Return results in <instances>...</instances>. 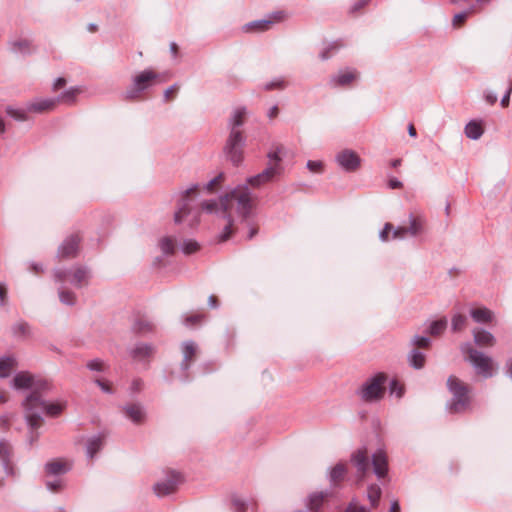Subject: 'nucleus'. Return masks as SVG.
<instances>
[{
    "instance_id": "nucleus-6",
    "label": "nucleus",
    "mask_w": 512,
    "mask_h": 512,
    "mask_svg": "<svg viewBox=\"0 0 512 512\" xmlns=\"http://www.w3.org/2000/svg\"><path fill=\"white\" fill-rule=\"evenodd\" d=\"M461 350L478 375L484 378H491L494 375L495 364L490 356L473 348L470 343L463 344Z\"/></svg>"
},
{
    "instance_id": "nucleus-8",
    "label": "nucleus",
    "mask_w": 512,
    "mask_h": 512,
    "mask_svg": "<svg viewBox=\"0 0 512 512\" xmlns=\"http://www.w3.org/2000/svg\"><path fill=\"white\" fill-rule=\"evenodd\" d=\"M387 375L383 372L369 378L359 390V395L365 402H373L383 398Z\"/></svg>"
},
{
    "instance_id": "nucleus-35",
    "label": "nucleus",
    "mask_w": 512,
    "mask_h": 512,
    "mask_svg": "<svg viewBox=\"0 0 512 512\" xmlns=\"http://www.w3.org/2000/svg\"><path fill=\"white\" fill-rule=\"evenodd\" d=\"M347 472L346 466L343 463L336 464L330 472V481L334 484L342 481Z\"/></svg>"
},
{
    "instance_id": "nucleus-22",
    "label": "nucleus",
    "mask_w": 512,
    "mask_h": 512,
    "mask_svg": "<svg viewBox=\"0 0 512 512\" xmlns=\"http://www.w3.org/2000/svg\"><path fill=\"white\" fill-rule=\"evenodd\" d=\"M57 105L54 98L37 99L27 104V111L34 113H42L53 110Z\"/></svg>"
},
{
    "instance_id": "nucleus-36",
    "label": "nucleus",
    "mask_w": 512,
    "mask_h": 512,
    "mask_svg": "<svg viewBox=\"0 0 512 512\" xmlns=\"http://www.w3.org/2000/svg\"><path fill=\"white\" fill-rule=\"evenodd\" d=\"M447 326V320L445 318L433 321L430 323L428 333L432 336L441 335Z\"/></svg>"
},
{
    "instance_id": "nucleus-39",
    "label": "nucleus",
    "mask_w": 512,
    "mask_h": 512,
    "mask_svg": "<svg viewBox=\"0 0 512 512\" xmlns=\"http://www.w3.org/2000/svg\"><path fill=\"white\" fill-rule=\"evenodd\" d=\"M30 41L23 39L11 42V49L13 52L27 54L30 53Z\"/></svg>"
},
{
    "instance_id": "nucleus-57",
    "label": "nucleus",
    "mask_w": 512,
    "mask_h": 512,
    "mask_svg": "<svg viewBox=\"0 0 512 512\" xmlns=\"http://www.w3.org/2000/svg\"><path fill=\"white\" fill-rule=\"evenodd\" d=\"M223 180H224V175H223V173H220L219 175H217L215 178H213L206 184V189L208 191H212L213 188L215 187V185L220 184Z\"/></svg>"
},
{
    "instance_id": "nucleus-26",
    "label": "nucleus",
    "mask_w": 512,
    "mask_h": 512,
    "mask_svg": "<svg viewBox=\"0 0 512 512\" xmlns=\"http://www.w3.org/2000/svg\"><path fill=\"white\" fill-rule=\"evenodd\" d=\"M473 337L478 346L492 347L496 342L493 334L484 329L473 330Z\"/></svg>"
},
{
    "instance_id": "nucleus-62",
    "label": "nucleus",
    "mask_w": 512,
    "mask_h": 512,
    "mask_svg": "<svg viewBox=\"0 0 512 512\" xmlns=\"http://www.w3.org/2000/svg\"><path fill=\"white\" fill-rule=\"evenodd\" d=\"M285 86V83L283 80H279V81H272V82H269L265 85V89L266 90H272V89H275V88H284Z\"/></svg>"
},
{
    "instance_id": "nucleus-45",
    "label": "nucleus",
    "mask_w": 512,
    "mask_h": 512,
    "mask_svg": "<svg viewBox=\"0 0 512 512\" xmlns=\"http://www.w3.org/2000/svg\"><path fill=\"white\" fill-rule=\"evenodd\" d=\"M200 249L198 242L192 239L185 240L182 244V251L186 255L193 254Z\"/></svg>"
},
{
    "instance_id": "nucleus-18",
    "label": "nucleus",
    "mask_w": 512,
    "mask_h": 512,
    "mask_svg": "<svg viewBox=\"0 0 512 512\" xmlns=\"http://www.w3.org/2000/svg\"><path fill=\"white\" fill-rule=\"evenodd\" d=\"M351 462L357 469L359 480L362 481L369 470L367 449L363 447L353 452L351 455Z\"/></svg>"
},
{
    "instance_id": "nucleus-17",
    "label": "nucleus",
    "mask_w": 512,
    "mask_h": 512,
    "mask_svg": "<svg viewBox=\"0 0 512 512\" xmlns=\"http://www.w3.org/2000/svg\"><path fill=\"white\" fill-rule=\"evenodd\" d=\"M0 461L5 473L14 477L16 472L12 463V445L4 438L0 439Z\"/></svg>"
},
{
    "instance_id": "nucleus-55",
    "label": "nucleus",
    "mask_w": 512,
    "mask_h": 512,
    "mask_svg": "<svg viewBox=\"0 0 512 512\" xmlns=\"http://www.w3.org/2000/svg\"><path fill=\"white\" fill-rule=\"evenodd\" d=\"M95 383L100 387V389L108 394L113 393V389L111 387V384L108 381L102 380V379H95Z\"/></svg>"
},
{
    "instance_id": "nucleus-5",
    "label": "nucleus",
    "mask_w": 512,
    "mask_h": 512,
    "mask_svg": "<svg viewBox=\"0 0 512 512\" xmlns=\"http://www.w3.org/2000/svg\"><path fill=\"white\" fill-rule=\"evenodd\" d=\"M198 189V185H193L179 195L177 210L174 214L175 223H181L190 215L192 216L191 226L198 222L199 210L194 205Z\"/></svg>"
},
{
    "instance_id": "nucleus-61",
    "label": "nucleus",
    "mask_w": 512,
    "mask_h": 512,
    "mask_svg": "<svg viewBox=\"0 0 512 512\" xmlns=\"http://www.w3.org/2000/svg\"><path fill=\"white\" fill-rule=\"evenodd\" d=\"M406 234H408L406 227H397L396 229L393 230L394 239L404 238Z\"/></svg>"
},
{
    "instance_id": "nucleus-14",
    "label": "nucleus",
    "mask_w": 512,
    "mask_h": 512,
    "mask_svg": "<svg viewBox=\"0 0 512 512\" xmlns=\"http://www.w3.org/2000/svg\"><path fill=\"white\" fill-rule=\"evenodd\" d=\"M80 242L81 237L78 233L69 235L60 245L58 257L63 259L75 257L78 253Z\"/></svg>"
},
{
    "instance_id": "nucleus-63",
    "label": "nucleus",
    "mask_w": 512,
    "mask_h": 512,
    "mask_svg": "<svg viewBox=\"0 0 512 512\" xmlns=\"http://www.w3.org/2000/svg\"><path fill=\"white\" fill-rule=\"evenodd\" d=\"M142 386H143V381L138 378V379H134L132 381L130 389L133 393H137L142 389Z\"/></svg>"
},
{
    "instance_id": "nucleus-27",
    "label": "nucleus",
    "mask_w": 512,
    "mask_h": 512,
    "mask_svg": "<svg viewBox=\"0 0 512 512\" xmlns=\"http://www.w3.org/2000/svg\"><path fill=\"white\" fill-rule=\"evenodd\" d=\"M154 324L145 316H137L132 325V331L136 334H147L154 331Z\"/></svg>"
},
{
    "instance_id": "nucleus-28",
    "label": "nucleus",
    "mask_w": 512,
    "mask_h": 512,
    "mask_svg": "<svg viewBox=\"0 0 512 512\" xmlns=\"http://www.w3.org/2000/svg\"><path fill=\"white\" fill-rule=\"evenodd\" d=\"M104 435H97L90 438L87 442L86 453L87 456L92 459L95 454L101 450L104 444Z\"/></svg>"
},
{
    "instance_id": "nucleus-10",
    "label": "nucleus",
    "mask_w": 512,
    "mask_h": 512,
    "mask_svg": "<svg viewBox=\"0 0 512 512\" xmlns=\"http://www.w3.org/2000/svg\"><path fill=\"white\" fill-rule=\"evenodd\" d=\"M54 277L58 282L69 281L76 287H82L88 283L89 271L86 267L78 266L72 271L66 269H57L54 272Z\"/></svg>"
},
{
    "instance_id": "nucleus-42",
    "label": "nucleus",
    "mask_w": 512,
    "mask_h": 512,
    "mask_svg": "<svg viewBox=\"0 0 512 512\" xmlns=\"http://www.w3.org/2000/svg\"><path fill=\"white\" fill-rule=\"evenodd\" d=\"M59 298H60V301L66 305L72 306L76 302V296H75L74 292H72L70 290H66L64 288H61L59 290Z\"/></svg>"
},
{
    "instance_id": "nucleus-53",
    "label": "nucleus",
    "mask_w": 512,
    "mask_h": 512,
    "mask_svg": "<svg viewBox=\"0 0 512 512\" xmlns=\"http://www.w3.org/2000/svg\"><path fill=\"white\" fill-rule=\"evenodd\" d=\"M306 166L313 173H321L323 171V163L321 161L309 160Z\"/></svg>"
},
{
    "instance_id": "nucleus-12",
    "label": "nucleus",
    "mask_w": 512,
    "mask_h": 512,
    "mask_svg": "<svg viewBox=\"0 0 512 512\" xmlns=\"http://www.w3.org/2000/svg\"><path fill=\"white\" fill-rule=\"evenodd\" d=\"M284 18V11H276L273 12L267 19H260L247 23L243 29L245 32H264L269 30L274 23L280 22Z\"/></svg>"
},
{
    "instance_id": "nucleus-44",
    "label": "nucleus",
    "mask_w": 512,
    "mask_h": 512,
    "mask_svg": "<svg viewBox=\"0 0 512 512\" xmlns=\"http://www.w3.org/2000/svg\"><path fill=\"white\" fill-rule=\"evenodd\" d=\"M467 318L462 314H456L452 318V330L454 332L461 331L465 328Z\"/></svg>"
},
{
    "instance_id": "nucleus-34",
    "label": "nucleus",
    "mask_w": 512,
    "mask_h": 512,
    "mask_svg": "<svg viewBox=\"0 0 512 512\" xmlns=\"http://www.w3.org/2000/svg\"><path fill=\"white\" fill-rule=\"evenodd\" d=\"M408 360L415 369H421L425 365V355L417 349L411 351Z\"/></svg>"
},
{
    "instance_id": "nucleus-54",
    "label": "nucleus",
    "mask_w": 512,
    "mask_h": 512,
    "mask_svg": "<svg viewBox=\"0 0 512 512\" xmlns=\"http://www.w3.org/2000/svg\"><path fill=\"white\" fill-rule=\"evenodd\" d=\"M179 90V86L177 84H174L172 86H170L169 88H167L165 91H164V101L168 102L170 100H172L175 96V94L178 92Z\"/></svg>"
},
{
    "instance_id": "nucleus-3",
    "label": "nucleus",
    "mask_w": 512,
    "mask_h": 512,
    "mask_svg": "<svg viewBox=\"0 0 512 512\" xmlns=\"http://www.w3.org/2000/svg\"><path fill=\"white\" fill-rule=\"evenodd\" d=\"M245 115L246 109L244 107L237 108L229 122L231 132L224 150L226 156L234 165H239L243 161L245 138L239 127L244 123Z\"/></svg>"
},
{
    "instance_id": "nucleus-48",
    "label": "nucleus",
    "mask_w": 512,
    "mask_h": 512,
    "mask_svg": "<svg viewBox=\"0 0 512 512\" xmlns=\"http://www.w3.org/2000/svg\"><path fill=\"white\" fill-rule=\"evenodd\" d=\"M390 394H395L398 398H401L404 394V386L397 380L392 379L389 384Z\"/></svg>"
},
{
    "instance_id": "nucleus-9",
    "label": "nucleus",
    "mask_w": 512,
    "mask_h": 512,
    "mask_svg": "<svg viewBox=\"0 0 512 512\" xmlns=\"http://www.w3.org/2000/svg\"><path fill=\"white\" fill-rule=\"evenodd\" d=\"M50 383L44 378H36L29 372H19L13 378V387L15 389H33L32 392L41 393L50 389Z\"/></svg>"
},
{
    "instance_id": "nucleus-30",
    "label": "nucleus",
    "mask_w": 512,
    "mask_h": 512,
    "mask_svg": "<svg viewBox=\"0 0 512 512\" xmlns=\"http://www.w3.org/2000/svg\"><path fill=\"white\" fill-rule=\"evenodd\" d=\"M470 315L477 323H489L493 318L492 311L485 307L472 309Z\"/></svg>"
},
{
    "instance_id": "nucleus-1",
    "label": "nucleus",
    "mask_w": 512,
    "mask_h": 512,
    "mask_svg": "<svg viewBox=\"0 0 512 512\" xmlns=\"http://www.w3.org/2000/svg\"><path fill=\"white\" fill-rule=\"evenodd\" d=\"M202 209L212 213L215 212L226 220L223 232L219 236V242H224L232 235V212L246 219L252 210L251 192L247 184L238 185L232 191L220 199V202L210 200L202 203Z\"/></svg>"
},
{
    "instance_id": "nucleus-41",
    "label": "nucleus",
    "mask_w": 512,
    "mask_h": 512,
    "mask_svg": "<svg viewBox=\"0 0 512 512\" xmlns=\"http://www.w3.org/2000/svg\"><path fill=\"white\" fill-rule=\"evenodd\" d=\"M282 150H283V147L281 145H277L268 152L267 157L269 158V160L271 162L269 165H281Z\"/></svg>"
},
{
    "instance_id": "nucleus-16",
    "label": "nucleus",
    "mask_w": 512,
    "mask_h": 512,
    "mask_svg": "<svg viewBox=\"0 0 512 512\" xmlns=\"http://www.w3.org/2000/svg\"><path fill=\"white\" fill-rule=\"evenodd\" d=\"M156 349L153 345L147 343H138L130 350V357L139 363L148 365L154 357Z\"/></svg>"
},
{
    "instance_id": "nucleus-2",
    "label": "nucleus",
    "mask_w": 512,
    "mask_h": 512,
    "mask_svg": "<svg viewBox=\"0 0 512 512\" xmlns=\"http://www.w3.org/2000/svg\"><path fill=\"white\" fill-rule=\"evenodd\" d=\"M25 409V417L29 427L38 429L42 424L41 414L44 413L49 417L59 416L64 408L65 403L53 402L48 403L42 399L41 393L31 392L23 402Z\"/></svg>"
},
{
    "instance_id": "nucleus-29",
    "label": "nucleus",
    "mask_w": 512,
    "mask_h": 512,
    "mask_svg": "<svg viewBox=\"0 0 512 512\" xmlns=\"http://www.w3.org/2000/svg\"><path fill=\"white\" fill-rule=\"evenodd\" d=\"M82 88L81 87H71L69 88L68 90L64 91L63 93H61L57 98H55L57 100V104L59 102H62V103H66V104H74L76 102V98L77 96L82 93Z\"/></svg>"
},
{
    "instance_id": "nucleus-23",
    "label": "nucleus",
    "mask_w": 512,
    "mask_h": 512,
    "mask_svg": "<svg viewBox=\"0 0 512 512\" xmlns=\"http://www.w3.org/2000/svg\"><path fill=\"white\" fill-rule=\"evenodd\" d=\"M359 76V73L355 69H347L340 71L338 75L331 79V84L334 87L337 86H348L355 81Z\"/></svg>"
},
{
    "instance_id": "nucleus-59",
    "label": "nucleus",
    "mask_w": 512,
    "mask_h": 512,
    "mask_svg": "<svg viewBox=\"0 0 512 512\" xmlns=\"http://www.w3.org/2000/svg\"><path fill=\"white\" fill-rule=\"evenodd\" d=\"M369 2H370V0H356L355 3L351 7V13H356V12L360 11Z\"/></svg>"
},
{
    "instance_id": "nucleus-25",
    "label": "nucleus",
    "mask_w": 512,
    "mask_h": 512,
    "mask_svg": "<svg viewBox=\"0 0 512 512\" xmlns=\"http://www.w3.org/2000/svg\"><path fill=\"white\" fill-rule=\"evenodd\" d=\"M426 219L422 215H409V226L407 228L408 234L415 237L424 231Z\"/></svg>"
},
{
    "instance_id": "nucleus-11",
    "label": "nucleus",
    "mask_w": 512,
    "mask_h": 512,
    "mask_svg": "<svg viewBox=\"0 0 512 512\" xmlns=\"http://www.w3.org/2000/svg\"><path fill=\"white\" fill-rule=\"evenodd\" d=\"M283 173L282 165H268L261 173L249 177L247 184L254 188H259L262 185L272 182L277 176Z\"/></svg>"
},
{
    "instance_id": "nucleus-50",
    "label": "nucleus",
    "mask_w": 512,
    "mask_h": 512,
    "mask_svg": "<svg viewBox=\"0 0 512 512\" xmlns=\"http://www.w3.org/2000/svg\"><path fill=\"white\" fill-rule=\"evenodd\" d=\"M343 44L341 43V41H335L333 42L329 47H327L326 49H324L321 53H320V58L322 60H327L329 57H330V52L332 50H337L339 49L340 47H342Z\"/></svg>"
},
{
    "instance_id": "nucleus-4",
    "label": "nucleus",
    "mask_w": 512,
    "mask_h": 512,
    "mask_svg": "<svg viewBox=\"0 0 512 512\" xmlns=\"http://www.w3.org/2000/svg\"><path fill=\"white\" fill-rule=\"evenodd\" d=\"M447 387L452 398L447 408L451 414H460L468 411L471 406L470 388L455 376H450L447 380Z\"/></svg>"
},
{
    "instance_id": "nucleus-31",
    "label": "nucleus",
    "mask_w": 512,
    "mask_h": 512,
    "mask_svg": "<svg viewBox=\"0 0 512 512\" xmlns=\"http://www.w3.org/2000/svg\"><path fill=\"white\" fill-rule=\"evenodd\" d=\"M483 132L484 129L482 127V124L475 120L470 121L465 126V135L472 140L479 139L482 136Z\"/></svg>"
},
{
    "instance_id": "nucleus-21",
    "label": "nucleus",
    "mask_w": 512,
    "mask_h": 512,
    "mask_svg": "<svg viewBox=\"0 0 512 512\" xmlns=\"http://www.w3.org/2000/svg\"><path fill=\"white\" fill-rule=\"evenodd\" d=\"M198 347L193 341H186L182 344V354L183 360L181 362V368L184 371H187L192 361L195 359L197 354Z\"/></svg>"
},
{
    "instance_id": "nucleus-52",
    "label": "nucleus",
    "mask_w": 512,
    "mask_h": 512,
    "mask_svg": "<svg viewBox=\"0 0 512 512\" xmlns=\"http://www.w3.org/2000/svg\"><path fill=\"white\" fill-rule=\"evenodd\" d=\"M430 339L425 336H415L412 340V344L419 348H428L430 346Z\"/></svg>"
},
{
    "instance_id": "nucleus-19",
    "label": "nucleus",
    "mask_w": 512,
    "mask_h": 512,
    "mask_svg": "<svg viewBox=\"0 0 512 512\" xmlns=\"http://www.w3.org/2000/svg\"><path fill=\"white\" fill-rule=\"evenodd\" d=\"M372 466L375 475L381 479L388 473V458L386 453L379 449L372 455Z\"/></svg>"
},
{
    "instance_id": "nucleus-13",
    "label": "nucleus",
    "mask_w": 512,
    "mask_h": 512,
    "mask_svg": "<svg viewBox=\"0 0 512 512\" xmlns=\"http://www.w3.org/2000/svg\"><path fill=\"white\" fill-rule=\"evenodd\" d=\"M182 482V476L180 473L171 471L167 475L165 481L158 482L154 485L153 489L157 496L163 497L174 493L177 486Z\"/></svg>"
},
{
    "instance_id": "nucleus-56",
    "label": "nucleus",
    "mask_w": 512,
    "mask_h": 512,
    "mask_svg": "<svg viewBox=\"0 0 512 512\" xmlns=\"http://www.w3.org/2000/svg\"><path fill=\"white\" fill-rule=\"evenodd\" d=\"M511 93H512V78L509 79L508 88L506 90V93L504 94V96L501 99L502 107H507L509 105Z\"/></svg>"
},
{
    "instance_id": "nucleus-15",
    "label": "nucleus",
    "mask_w": 512,
    "mask_h": 512,
    "mask_svg": "<svg viewBox=\"0 0 512 512\" xmlns=\"http://www.w3.org/2000/svg\"><path fill=\"white\" fill-rule=\"evenodd\" d=\"M339 166L347 172L356 171L361 164L360 157L352 150L346 149L336 156Z\"/></svg>"
},
{
    "instance_id": "nucleus-20",
    "label": "nucleus",
    "mask_w": 512,
    "mask_h": 512,
    "mask_svg": "<svg viewBox=\"0 0 512 512\" xmlns=\"http://www.w3.org/2000/svg\"><path fill=\"white\" fill-rule=\"evenodd\" d=\"M70 469L71 463L64 459H54L45 465V472L51 476L63 475Z\"/></svg>"
},
{
    "instance_id": "nucleus-51",
    "label": "nucleus",
    "mask_w": 512,
    "mask_h": 512,
    "mask_svg": "<svg viewBox=\"0 0 512 512\" xmlns=\"http://www.w3.org/2000/svg\"><path fill=\"white\" fill-rule=\"evenodd\" d=\"M344 512H370V510L365 506L359 505L354 499L348 504Z\"/></svg>"
},
{
    "instance_id": "nucleus-64",
    "label": "nucleus",
    "mask_w": 512,
    "mask_h": 512,
    "mask_svg": "<svg viewBox=\"0 0 512 512\" xmlns=\"http://www.w3.org/2000/svg\"><path fill=\"white\" fill-rule=\"evenodd\" d=\"M65 85H66V79L63 77H59L53 83V90L57 91V90L63 88Z\"/></svg>"
},
{
    "instance_id": "nucleus-60",
    "label": "nucleus",
    "mask_w": 512,
    "mask_h": 512,
    "mask_svg": "<svg viewBox=\"0 0 512 512\" xmlns=\"http://www.w3.org/2000/svg\"><path fill=\"white\" fill-rule=\"evenodd\" d=\"M46 486L49 490H51L53 492H57L62 488V481L61 480L48 481L46 483Z\"/></svg>"
},
{
    "instance_id": "nucleus-49",
    "label": "nucleus",
    "mask_w": 512,
    "mask_h": 512,
    "mask_svg": "<svg viewBox=\"0 0 512 512\" xmlns=\"http://www.w3.org/2000/svg\"><path fill=\"white\" fill-rule=\"evenodd\" d=\"M469 6L471 8L470 10L455 14V16L453 17V26L454 27H458V26L462 25L465 22V20L467 19V17L469 16V14L471 13L472 9L475 8V7H472L471 5H469Z\"/></svg>"
},
{
    "instance_id": "nucleus-58",
    "label": "nucleus",
    "mask_w": 512,
    "mask_h": 512,
    "mask_svg": "<svg viewBox=\"0 0 512 512\" xmlns=\"http://www.w3.org/2000/svg\"><path fill=\"white\" fill-rule=\"evenodd\" d=\"M393 229V226L392 224L390 223H386L382 229V231L380 232V239L382 241H388L389 239V233L390 231Z\"/></svg>"
},
{
    "instance_id": "nucleus-24",
    "label": "nucleus",
    "mask_w": 512,
    "mask_h": 512,
    "mask_svg": "<svg viewBox=\"0 0 512 512\" xmlns=\"http://www.w3.org/2000/svg\"><path fill=\"white\" fill-rule=\"evenodd\" d=\"M123 411L126 417L135 424H140L145 420V412L139 404H128L123 407Z\"/></svg>"
},
{
    "instance_id": "nucleus-46",
    "label": "nucleus",
    "mask_w": 512,
    "mask_h": 512,
    "mask_svg": "<svg viewBox=\"0 0 512 512\" xmlns=\"http://www.w3.org/2000/svg\"><path fill=\"white\" fill-rule=\"evenodd\" d=\"M87 368L92 371L105 372L108 365L101 359H93L87 362Z\"/></svg>"
},
{
    "instance_id": "nucleus-33",
    "label": "nucleus",
    "mask_w": 512,
    "mask_h": 512,
    "mask_svg": "<svg viewBox=\"0 0 512 512\" xmlns=\"http://www.w3.org/2000/svg\"><path fill=\"white\" fill-rule=\"evenodd\" d=\"M15 365L16 361L12 357L0 358V378L8 377Z\"/></svg>"
},
{
    "instance_id": "nucleus-47",
    "label": "nucleus",
    "mask_w": 512,
    "mask_h": 512,
    "mask_svg": "<svg viewBox=\"0 0 512 512\" xmlns=\"http://www.w3.org/2000/svg\"><path fill=\"white\" fill-rule=\"evenodd\" d=\"M204 318H205L204 314L196 313V314L185 316L183 323L187 327H193V326L199 324L200 322H202Z\"/></svg>"
},
{
    "instance_id": "nucleus-40",
    "label": "nucleus",
    "mask_w": 512,
    "mask_h": 512,
    "mask_svg": "<svg viewBox=\"0 0 512 512\" xmlns=\"http://www.w3.org/2000/svg\"><path fill=\"white\" fill-rule=\"evenodd\" d=\"M12 331L17 337H28L30 335V326L27 322L20 321L13 326Z\"/></svg>"
},
{
    "instance_id": "nucleus-7",
    "label": "nucleus",
    "mask_w": 512,
    "mask_h": 512,
    "mask_svg": "<svg viewBox=\"0 0 512 512\" xmlns=\"http://www.w3.org/2000/svg\"><path fill=\"white\" fill-rule=\"evenodd\" d=\"M165 81L166 79L162 75L155 73L151 69H146L134 77L132 86L124 94V99L128 101L136 100L149 87Z\"/></svg>"
},
{
    "instance_id": "nucleus-38",
    "label": "nucleus",
    "mask_w": 512,
    "mask_h": 512,
    "mask_svg": "<svg viewBox=\"0 0 512 512\" xmlns=\"http://www.w3.org/2000/svg\"><path fill=\"white\" fill-rule=\"evenodd\" d=\"M324 498V493H314L310 495L308 503L309 509L312 512H318V510L321 508L323 504Z\"/></svg>"
},
{
    "instance_id": "nucleus-32",
    "label": "nucleus",
    "mask_w": 512,
    "mask_h": 512,
    "mask_svg": "<svg viewBox=\"0 0 512 512\" xmlns=\"http://www.w3.org/2000/svg\"><path fill=\"white\" fill-rule=\"evenodd\" d=\"M382 495V490L379 485L371 484L367 489V497L372 506V508H376L379 505V501Z\"/></svg>"
},
{
    "instance_id": "nucleus-37",
    "label": "nucleus",
    "mask_w": 512,
    "mask_h": 512,
    "mask_svg": "<svg viewBox=\"0 0 512 512\" xmlns=\"http://www.w3.org/2000/svg\"><path fill=\"white\" fill-rule=\"evenodd\" d=\"M159 247L164 255H173L175 251V244L172 237H163L159 241Z\"/></svg>"
},
{
    "instance_id": "nucleus-43",
    "label": "nucleus",
    "mask_w": 512,
    "mask_h": 512,
    "mask_svg": "<svg viewBox=\"0 0 512 512\" xmlns=\"http://www.w3.org/2000/svg\"><path fill=\"white\" fill-rule=\"evenodd\" d=\"M27 107L25 109L23 108H12V107H8L7 108V114L16 119V120H19V121H25L27 120Z\"/></svg>"
}]
</instances>
